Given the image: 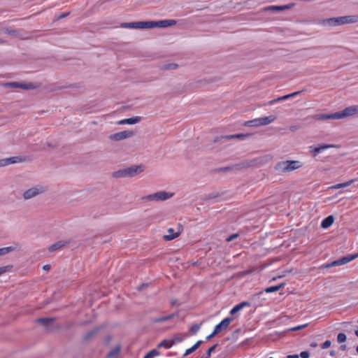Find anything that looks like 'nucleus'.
<instances>
[{"mask_svg": "<svg viewBox=\"0 0 358 358\" xmlns=\"http://www.w3.org/2000/svg\"><path fill=\"white\" fill-rule=\"evenodd\" d=\"M358 113V106H351L345 108L344 110L331 114H319L315 116L318 120H338L344 117L352 116Z\"/></svg>", "mask_w": 358, "mask_h": 358, "instance_id": "nucleus-1", "label": "nucleus"}, {"mask_svg": "<svg viewBox=\"0 0 358 358\" xmlns=\"http://www.w3.org/2000/svg\"><path fill=\"white\" fill-rule=\"evenodd\" d=\"M143 165H133L122 169H120L113 173V177L120 178H131L144 171Z\"/></svg>", "mask_w": 358, "mask_h": 358, "instance_id": "nucleus-2", "label": "nucleus"}, {"mask_svg": "<svg viewBox=\"0 0 358 358\" xmlns=\"http://www.w3.org/2000/svg\"><path fill=\"white\" fill-rule=\"evenodd\" d=\"M302 166L299 161L286 160L278 162L275 166V169L279 173H287L296 170Z\"/></svg>", "mask_w": 358, "mask_h": 358, "instance_id": "nucleus-3", "label": "nucleus"}, {"mask_svg": "<svg viewBox=\"0 0 358 358\" xmlns=\"http://www.w3.org/2000/svg\"><path fill=\"white\" fill-rule=\"evenodd\" d=\"M173 195L174 194L172 192L159 191L154 194L145 196L142 197V199L150 201H163L173 197Z\"/></svg>", "mask_w": 358, "mask_h": 358, "instance_id": "nucleus-4", "label": "nucleus"}, {"mask_svg": "<svg viewBox=\"0 0 358 358\" xmlns=\"http://www.w3.org/2000/svg\"><path fill=\"white\" fill-rule=\"evenodd\" d=\"M275 118L276 117L274 115L258 117L250 121H247L245 123V125L248 127H259L268 125L273 122L275 120Z\"/></svg>", "mask_w": 358, "mask_h": 358, "instance_id": "nucleus-5", "label": "nucleus"}, {"mask_svg": "<svg viewBox=\"0 0 358 358\" xmlns=\"http://www.w3.org/2000/svg\"><path fill=\"white\" fill-rule=\"evenodd\" d=\"M358 257V254L351 255H347L345 257H343L336 261H334L331 264H329L326 266L327 268L332 267V266H338L346 264L351 261L354 260Z\"/></svg>", "mask_w": 358, "mask_h": 358, "instance_id": "nucleus-6", "label": "nucleus"}, {"mask_svg": "<svg viewBox=\"0 0 358 358\" xmlns=\"http://www.w3.org/2000/svg\"><path fill=\"white\" fill-rule=\"evenodd\" d=\"M44 189L41 186L34 187L26 190L23 194V197L24 199H30L42 193Z\"/></svg>", "mask_w": 358, "mask_h": 358, "instance_id": "nucleus-7", "label": "nucleus"}, {"mask_svg": "<svg viewBox=\"0 0 358 358\" xmlns=\"http://www.w3.org/2000/svg\"><path fill=\"white\" fill-rule=\"evenodd\" d=\"M133 132L129 131H122L109 136V138L112 141H119L133 136Z\"/></svg>", "mask_w": 358, "mask_h": 358, "instance_id": "nucleus-8", "label": "nucleus"}, {"mask_svg": "<svg viewBox=\"0 0 358 358\" xmlns=\"http://www.w3.org/2000/svg\"><path fill=\"white\" fill-rule=\"evenodd\" d=\"M232 320L233 319L231 317H227L224 318L223 320H222L219 324H217L215 327V333L219 334L222 331L227 329L229 327Z\"/></svg>", "mask_w": 358, "mask_h": 358, "instance_id": "nucleus-9", "label": "nucleus"}, {"mask_svg": "<svg viewBox=\"0 0 358 358\" xmlns=\"http://www.w3.org/2000/svg\"><path fill=\"white\" fill-rule=\"evenodd\" d=\"M176 22L173 20H164L159 21H152V28L154 27H168L176 24Z\"/></svg>", "mask_w": 358, "mask_h": 358, "instance_id": "nucleus-10", "label": "nucleus"}, {"mask_svg": "<svg viewBox=\"0 0 358 358\" xmlns=\"http://www.w3.org/2000/svg\"><path fill=\"white\" fill-rule=\"evenodd\" d=\"M6 86L13 88H22L24 90H29L34 88V86L31 83H21L18 82H12L6 84Z\"/></svg>", "mask_w": 358, "mask_h": 358, "instance_id": "nucleus-11", "label": "nucleus"}, {"mask_svg": "<svg viewBox=\"0 0 358 358\" xmlns=\"http://www.w3.org/2000/svg\"><path fill=\"white\" fill-rule=\"evenodd\" d=\"M295 6V3H291L287 5L283 6H270L265 8L266 10H271V11H279V10H285L292 8Z\"/></svg>", "mask_w": 358, "mask_h": 358, "instance_id": "nucleus-12", "label": "nucleus"}, {"mask_svg": "<svg viewBox=\"0 0 358 358\" xmlns=\"http://www.w3.org/2000/svg\"><path fill=\"white\" fill-rule=\"evenodd\" d=\"M325 23L329 26H338L345 24L343 16L329 18L327 20H325Z\"/></svg>", "mask_w": 358, "mask_h": 358, "instance_id": "nucleus-13", "label": "nucleus"}, {"mask_svg": "<svg viewBox=\"0 0 358 358\" xmlns=\"http://www.w3.org/2000/svg\"><path fill=\"white\" fill-rule=\"evenodd\" d=\"M180 235V232H174L173 229L170 228L167 230V234L164 236L166 241H171L177 238Z\"/></svg>", "mask_w": 358, "mask_h": 358, "instance_id": "nucleus-14", "label": "nucleus"}, {"mask_svg": "<svg viewBox=\"0 0 358 358\" xmlns=\"http://www.w3.org/2000/svg\"><path fill=\"white\" fill-rule=\"evenodd\" d=\"M140 120H141V117L136 116V117H133L122 120L119 121L118 124H134L136 123H138Z\"/></svg>", "mask_w": 358, "mask_h": 358, "instance_id": "nucleus-15", "label": "nucleus"}, {"mask_svg": "<svg viewBox=\"0 0 358 358\" xmlns=\"http://www.w3.org/2000/svg\"><path fill=\"white\" fill-rule=\"evenodd\" d=\"M334 218L333 215H329L328 217H325L322 221L321 227L323 229H327L332 225V224L334 223Z\"/></svg>", "mask_w": 358, "mask_h": 358, "instance_id": "nucleus-16", "label": "nucleus"}, {"mask_svg": "<svg viewBox=\"0 0 358 358\" xmlns=\"http://www.w3.org/2000/svg\"><path fill=\"white\" fill-rule=\"evenodd\" d=\"M17 162H18V157L6 158L0 160V166H5Z\"/></svg>", "mask_w": 358, "mask_h": 358, "instance_id": "nucleus-17", "label": "nucleus"}, {"mask_svg": "<svg viewBox=\"0 0 358 358\" xmlns=\"http://www.w3.org/2000/svg\"><path fill=\"white\" fill-rule=\"evenodd\" d=\"M176 315H177V314L176 313H172V314H170L169 315H166V316H163V317H155V318H153L152 320V322L153 323H161V322H165V321H168L171 319H172L173 317H174Z\"/></svg>", "mask_w": 358, "mask_h": 358, "instance_id": "nucleus-18", "label": "nucleus"}, {"mask_svg": "<svg viewBox=\"0 0 358 358\" xmlns=\"http://www.w3.org/2000/svg\"><path fill=\"white\" fill-rule=\"evenodd\" d=\"M55 319L52 317H44V318H39L36 321L38 323L41 324V325L49 327L50 324L54 322Z\"/></svg>", "mask_w": 358, "mask_h": 358, "instance_id": "nucleus-19", "label": "nucleus"}, {"mask_svg": "<svg viewBox=\"0 0 358 358\" xmlns=\"http://www.w3.org/2000/svg\"><path fill=\"white\" fill-rule=\"evenodd\" d=\"M66 244H67L66 241H59L52 244L51 246H50L49 251L50 252L56 251V250L62 248V247H64Z\"/></svg>", "mask_w": 358, "mask_h": 358, "instance_id": "nucleus-20", "label": "nucleus"}, {"mask_svg": "<svg viewBox=\"0 0 358 358\" xmlns=\"http://www.w3.org/2000/svg\"><path fill=\"white\" fill-rule=\"evenodd\" d=\"M203 343L202 341H198L194 345H193L191 348L187 349L184 353V357H186L195 350H196Z\"/></svg>", "mask_w": 358, "mask_h": 358, "instance_id": "nucleus-21", "label": "nucleus"}, {"mask_svg": "<svg viewBox=\"0 0 358 358\" xmlns=\"http://www.w3.org/2000/svg\"><path fill=\"white\" fill-rule=\"evenodd\" d=\"M343 17L345 24L358 22V15H346Z\"/></svg>", "mask_w": 358, "mask_h": 358, "instance_id": "nucleus-22", "label": "nucleus"}, {"mask_svg": "<svg viewBox=\"0 0 358 358\" xmlns=\"http://www.w3.org/2000/svg\"><path fill=\"white\" fill-rule=\"evenodd\" d=\"M138 29H151L152 28V21H140L137 22Z\"/></svg>", "mask_w": 358, "mask_h": 358, "instance_id": "nucleus-23", "label": "nucleus"}, {"mask_svg": "<svg viewBox=\"0 0 358 358\" xmlns=\"http://www.w3.org/2000/svg\"><path fill=\"white\" fill-rule=\"evenodd\" d=\"M17 248V246H8L0 248V257L14 251Z\"/></svg>", "mask_w": 358, "mask_h": 358, "instance_id": "nucleus-24", "label": "nucleus"}, {"mask_svg": "<svg viewBox=\"0 0 358 358\" xmlns=\"http://www.w3.org/2000/svg\"><path fill=\"white\" fill-rule=\"evenodd\" d=\"M354 182H355V180H351L347 181L345 182L338 183V184L333 185L331 188L337 189H340V188L346 187H348L349 185H350Z\"/></svg>", "mask_w": 358, "mask_h": 358, "instance_id": "nucleus-25", "label": "nucleus"}, {"mask_svg": "<svg viewBox=\"0 0 358 358\" xmlns=\"http://www.w3.org/2000/svg\"><path fill=\"white\" fill-rule=\"evenodd\" d=\"M284 285H285L284 283H282L278 285L267 287L264 289V292L266 293H272V292H277V291L280 290L284 286Z\"/></svg>", "mask_w": 358, "mask_h": 358, "instance_id": "nucleus-26", "label": "nucleus"}, {"mask_svg": "<svg viewBox=\"0 0 358 358\" xmlns=\"http://www.w3.org/2000/svg\"><path fill=\"white\" fill-rule=\"evenodd\" d=\"M175 344L174 341L164 340L162 341L158 345V347L161 348H165L166 349L171 348L173 345Z\"/></svg>", "mask_w": 358, "mask_h": 358, "instance_id": "nucleus-27", "label": "nucleus"}, {"mask_svg": "<svg viewBox=\"0 0 358 358\" xmlns=\"http://www.w3.org/2000/svg\"><path fill=\"white\" fill-rule=\"evenodd\" d=\"M120 351V346H116L115 348H113L108 352V354L107 355V358H113L114 357L117 356L119 354Z\"/></svg>", "mask_w": 358, "mask_h": 358, "instance_id": "nucleus-28", "label": "nucleus"}, {"mask_svg": "<svg viewBox=\"0 0 358 358\" xmlns=\"http://www.w3.org/2000/svg\"><path fill=\"white\" fill-rule=\"evenodd\" d=\"M137 22H124L121 24V27L127 29H138Z\"/></svg>", "mask_w": 358, "mask_h": 358, "instance_id": "nucleus-29", "label": "nucleus"}, {"mask_svg": "<svg viewBox=\"0 0 358 358\" xmlns=\"http://www.w3.org/2000/svg\"><path fill=\"white\" fill-rule=\"evenodd\" d=\"M158 355H159V352L156 349H153L145 355V358H155Z\"/></svg>", "mask_w": 358, "mask_h": 358, "instance_id": "nucleus-30", "label": "nucleus"}, {"mask_svg": "<svg viewBox=\"0 0 358 358\" xmlns=\"http://www.w3.org/2000/svg\"><path fill=\"white\" fill-rule=\"evenodd\" d=\"M217 344L213 345L212 347H210L206 352V353L203 355L201 358H210L211 356V354L213 352L215 351V348H217Z\"/></svg>", "mask_w": 358, "mask_h": 358, "instance_id": "nucleus-31", "label": "nucleus"}, {"mask_svg": "<svg viewBox=\"0 0 358 358\" xmlns=\"http://www.w3.org/2000/svg\"><path fill=\"white\" fill-rule=\"evenodd\" d=\"M308 148H309L310 152L311 153V155L313 157H317L320 154L318 146L311 145Z\"/></svg>", "mask_w": 358, "mask_h": 358, "instance_id": "nucleus-32", "label": "nucleus"}, {"mask_svg": "<svg viewBox=\"0 0 358 358\" xmlns=\"http://www.w3.org/2000/svg\"><path fill=\"white\" fill-rule=\"evenodd\" d=\"M317 146H318V148H319V152L320 153H321L322 152H323L325 150H327L329 148L334 147V145H330V144H322V145H318Z\"/></svg>", "mask_w": 358, "mask_h": 358, "instance_id": "nucleus-33", "label": "nucleus"}, {"mask_svg": "<svg viewBox=\"0 0 358 358\" xmlns=\"http://www.w3.org/2000/svg\"><path fill=\"white\" fill-rule=\"evenodd\" d=\"M201 328V324H195L190 327V332L192 334H196Z\"/></svg>", "mask_w": 358, "mask_h": 358, "instance_id": "nucleus-34", "label": "nucleus"}, {"mask_svg": "<svg viewBox=\"0 0 358 358\" xmlns=\"http://www.w3.org/2000/svg\"><path fill=\"white\" fill-rule=\"evenodd\" d=\"M346 335L344 333H339L337 336V341L340 343L346 341Z\"/></svg>", "mask_w": 358, "mask_h": 358, "instance_id": "nucleus-35", "label": "nucleus"}, {"mask_svg": "<svg viewBox=\"0 0 358 358\" xmlns=\"http://www.w3.org/2000/svg\"><path fill=\"white\" fill-rule=\"evenodd\" d=\"M242 308L241 306H238V304L236 305L230 311L231 315H234L237 312L240 311Z\"/></svg>", "mask_w": 358, "mask_h": 358, "instance_id": "nucleus-36", "label": "nucleus"}, {"mask_svg": "<svg viewBox=\"0 0 358 358\" xmlns=\"http://www.w3.org/2000/svg\"><path fill=\"white\" fill-rule=\"evenodd\" d=\"M178 66L176 64H169L164 66L163 69H175Z\"/></svg>", "mask_w": 358, "mask_h": 358, "instance_id": "nucleus-37", "label": "nucleus"}, {"mask_svg": "<svg viewBox=\"0 0 358 358\" xmlns=\"http://www.w3.org/2000/svg\"><path fill=\"white\" fill-rule=\"evenodd\" d=\"M299 93H300V92H293V93H291V94H289L285 95V96H284L285 100H287V99H289V98L294 97V96H296V95H298Z\"/></svg>", "mask_w": 358, "mask_h": 358, "instance_id": "nucleus-38", "label": "nucleus"}, {"mask_svg": "<svg viewBox=\"0 0 358 358\" xmlns=\"http://www.w3.org/2000/svg\"><path fill=\"white\" fill-rule=\"evenodd\" d=\"M331 341L327 340L326 341H324L322 343L321 347H322V349H327V348H329L331 346Z\"/></svg>", "mask_w": 358, "mask_h": 358, "instance_id": "nucleus-39", "label": "nucleus"}, {"mask_svg": "<svg viewBox=\"0 0 358 358\" xmlns=\"http://www.w3.org/2000/svg\"><path fill=\"white\" fill-rule=\"evenodd\" d=\"M299 355V357H301V358H308L310 357V353L308 351H303Z\"/></svg>", "mask_w": 358, "mask_h": 358, "instance_id": "nucleus-40", "label": "nucleus"}, {"mask_svg": "<svg viewBox=\"0 0 358 358\" xmlns=\"http://www.w3.org/2000/svg\"><path fill=\"white\" fill-rule=\"evenodd\" d=\"M243 136H245V135H243V134H236V135L227 136L224 138H241Z\"/></svg>", "mask_w": 358, "mask_h": 358, "instance_id": "nucleus-41", "label": "nucleus"}, {"mask_svg": "<svg viewBox=\"0 0 358 358\" xmlns=\"http://www.w3.org/2000/svg\"><path fill=\"white\" fill-rule=\"evenodd\" d=\"M308 326L307 324H303V325H299V326H297V327H293L292 329V331H298V330H300V329H302L305 327H306Z\"/></svg>", "mask_w": 358, "mask_h": 358, "instance_id": "nucleus-42", "label": "nucleus"}, {"mask_svg": "<svg viewBox=\"0 0 358 358\" xmlns=\"http://www.w3.org/2000/svg\"><path fill=\"white\" fill-rule=\"evenodd\" d=\"M238 236V234H234L231 236H229L227 238V241H231L232 240H234V238H237Z\"/></svg>", "mask_w": 358, "mask_h": 358, "instance_id": "nucleus-43", "label": "nucleus"}, {"mask_svg": "<svg viewBox=\"0 0 358 358\" xmlns=\"http://www.w3.org/2000/svg\"><path fill=\"white\" fill-rule=\"evenodd\" d=\"M216 334H217L215 333V331L213 330V331L210 335L206 336V341L211 340Z\"/></svg>", "mask_w": 358, "mask_h": 358, "instance_id": "nucleus-44", "label": "nucleus"}, {"mask_svg": "<svg viewBox=\"0 0 358 358\" xmlns=\"http://www.w3.org/2000/svg\"><path fill=\"white\" fill-rule=\"evenodd\" d=\"M7 271H8V267L7 266L0 267V275L3 274L4 273H6Z\"/></svg>", "mask_w": 358, "mask_h": 358, "instance_id": "nucleus-45", "label": "nucleus"}, {"mask_svg": "<svg viewBox=\"0 0 358 358\" xmlns=\"http://www.w3.org/2000/svg\"><path fill=\"white\" fill-rule=\"evenodd\" d=\"M275 103H277V102H276L275 99H273L271 101H268L267 103H265L264 104V106H271V105L275 104Z\"/></svg>", "mask_w": 358, "mask_h": 358, "instance_id": "nucleus-46", "label": "nucleus"}, {"mask_svg": "<svg viewBox=\"0 0 358 358\" xmlns=\"http://www.w3.org/2000/svg\"><path fill=\"white\" fill-rule=\"evenodd\" d=\"M238 306H241V308L243 309L245 306H249V303L246 301H243L242 303H238Z\"/></svg>", "mask_w": 358, "mask_h": 358, "instance_id": "nucleus-47", "label": "nucleus"}, {"mask_svg": "<svg viewBox=\"0 0 358 358\" xmlns=\"http://www.w3.org/2000/svg\"><path fill=\"white\" fill-rule=\"evenodd\" d=\"M43 269L46 271H49L50 269V265H49V264L44 265L43 266Z\"/></svg>", "mask_w": 358, "mask_h": 358, "instance_id": "nucleus-48", "label": "nucleus"}, {"mask_svg": "<svg viewBox=\"0 0 358 358\" xmlns=\"http://www.w3.org/2000/svg\"><path fill=\"white\" fill-rule=\"evenodd\" d=\"M287 358H299V355H287Z\"/></svg>", "mask_w": 358, "mask_h": 358, "instance_id": "nucleus-49", "label": "nucleus"}, {"mask_svg": "<svg viewBox=\"0 0 358 358\" xmlns=\"http://www.w3.org/2000/svg\"><path fill=\"white\" fill-rule=\"evenodd\" d=\"M275 101H276V102H279V101H285V100L284 96H280V97L275 99Z\"/></svg>", "mask_w": 358, "mask_h": 358, "instance_id": "nucleus-50", "label": "nucleus"}, {"mask_svg": "<svg viewBox=\"0 0 358 358\" xmlns=\"http://www.w3.org/2000/svg\"><path fill=\"white\" fill-rule=\"evenodd\" d=\"M310 345L312 348H316V347H317V343L316 342H312V343H310Z\"/></svg>", "mask_w": 358, "mask_h": 358, "instance_id": "nucleus-51", "label": "nucleus"}, {"mask_svg": "<svg viewBox=\"0 0 358 358\" xmlns=\"http://www.w3.org/2000/svg\"><path fill=\"white\" fill-rule=\"evenodd\" d=\"M335 355H336V352H335L334 350H331V351L330 352V355H331V356H334Z\"/></svg>", "mask_w": 358, "mask_h": 358, "instance_id": "nucleus-52", "label": "nucleus"}, {"mask_svg": "<svg viewBox=\"0 0 358 358\" xmlns=\"http://www.w3.org/2000/svg\"><path fill=\"white\" fill-rule=\"evenodd\" d=\"M341 349L342 350H345L346 349V345H341Z\"/></svg>", "mask_w": 358, "mask_h": 358, "instance_id": "nucleus-53", "label": "nucleus"}, {"mask_svg": "<svg viewBox=\"0 0 358 358\" xmlns=\"http://www.w3.org/2000/svg\"><path fill=\"white\" fill-rule=\"evenodd\" d=\"M67 15H68L67 13H63L62 15H61L59 16V18L64 17H66Z\"/></svg>", "mask_w": 358, "mask_h": 358, "instance_id": "nucleus-54", "label": "nucleus"}, {"mask_svg": "<svg viewBox=\"0 0 358 358\" xmlns=\"http://www.w3.org/2000/svg\"><path fill=\"white\" fill-rule=\"evenodd\" d=\"M176 301H171V304H172L173 306V305H175V304H176Z\"/></svg>", "mask_w": 358, "mask_h": 358, "instance_id": "nucleus-55", "label": "nucleus"}, {"mask_svg": "<svg viewBox=\"0 0 358 358\" xmlns=\"http://www.w3.org/2000/svg\"><path fill=\"white\" fill-rule=\"evenodd\" d=\"M355 335L358 337V329L355 331Z\"/></svg>", "mask_w": 358, "mask_h": 358, "instance_id": "nucleus-56", "label": "nucleus"}, {"mask_svg": "<svg viewBox=\"0 0 358 358\" xmlns=\"http://www.w3.org/2000/svg\"><path fill=\"white\" fill-rule=\"evenodd\" d=\"M229 169H230L229 167L224 168V170H229Z\"/></svg>", "mask_w": 358, "mask_h": 358, "instance_id": "nucleus-57", "label": "nucleus"}, {"mask_svg": "<svg viewBox=\"0 0 358 358\" xmlns=\"http://www.w3.org/2000/svg\"><path fill=\"white\" fill-rule=\"evenodd\" d=\"M356 350H357V352L358 353V345L357 346Z\"/></svg>", "mask_w": 358, "mask_h": 358, "instance_id": "nucleus-58", "label": "nucleus"}, {"mask_svg": "<svg viewBox=\"0 0 358 358\" xmlns=\"http://www.w3.org/2000/svg\"><path fill=\"white\" fill-rule=\"evenodd\" d=\"M0 41H1V39L0 38Z\"/></svg>", "mask_w": 358, "mask_h": 358, "instance_id": "nucleus-59", "label": "nucleus"}, {"mask_svg": "<svg viewBox=\"0 0 358 358\" xmlns=\"http://www.w3.org/2000/svg\"><path fill=\"white\" fill-rule=\"evenodd\" d=\"M269 358H273V357H269Z\"/></svg>", "mask_w": 358, "mask_h": 358, "instance_id": "nucleus-60", "label": "nucleus"}]
</instances>
